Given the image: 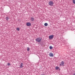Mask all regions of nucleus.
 <instances>
[{"instance_id":"1","label":"nucleus","mask_w":75,"mask_h":75,"mask_svg":"<svg viewBox=\"0 0 75 75\" xmlns=\"http://www.w3.org/2000/svg\"><path fill=\"white\" fill-rule=\"evenodd\" d=\"M48 4L49 6H54V2L51 1H50L49 2Z\"/></svg>"},{"instance_id":"2","label":"nucleus","mask_w":75,"mask_h":75,"mask_svg":"<svg viewBox=\"0 0 75 75\" xmlns=\"http://www.w3.org/2000/svg\"><path fill=\"white\" fill-rule=\"evenodd\" d=\"M42 40V38H38L36 39V41L37 42H40Z\"/></svg>"},{"instance_id":"3","label":"nucleus","mask_w":75,"mask_h":75,"mask_svg":"<svg viewBox=\"0 0 75 75\" xmlns=\"http://www.w3.org/2000/svg\"><path fill=\"white\" fill-rule=\"evenodd\" d=\"M49 38L50 40H52L54 38V35H51L49 36Z\"/></svg>"},{"instance_id":"4","label":"nucleus","mask_w":75,"mask_h":75,"mask_svg":"<svg viewBox=\"0 0 75 75\" xmlns=\"http://www.w3.org/2000/svg\"><path fill=\"white\" fill-rule=\"evenodd\" d=\"M49 56L51 57H54V54L52 52L50 53L49 54Z\"/></svg>"},{"instance_id":"5","label":"nucleus","mask_w":75,"mask_h":75,"mask_svg":"<svg viewBox=\"0 0 75 75\" xmlns=\"http://www.w3.org/2000/svg\"><path fill=\"white\" fill-rule=\"evenodd\" d=\"M27 26H30L31 25V24L30 22H28L26 23Z\"/></svg>"},{"instance_id":"6","label":"nucleus","mask_w":75,"mask_h":75,"mask_svg":"<svg viewBox=\"0 0 75 75\" xmlns=\"http://www.w3.org/2000/svg\"><path fill=\"white\" fill-rule=\"evenodd\" d=\"M23 63H21L20 65V68H23Z\"/></svg>"},{"instance_id":"7","label":"nucleus","mask_w":75,"mask_h":75,"mask_svg":"<svg viewBox=\"0 0 75 75\" xmlns=\"http://www.w3.org/2000/svg\"><path fill=\"white\" fill-rule=\"evenodd\" d=\"M64 64V62L62 61L61 62V64H60V66H63Z\"/></svg>"},{"instance_id":"8","label":"nucleus","mask_w":75,"mask_h":75,"mask_svg":"<svg viewBox=\"0 0 75 75\" xmlns=\"http://www.w3.org/2000/svg\"><path fill=\"white\" fill-rule=\"evenodd\" d=\"M30 20L31 21H34V19L33 17H31V18Z\"/></svg>"},{"instance_id":"9","label":"nucleus","mask_w":75,"mask_h":75,"mask_svg":"<svg viewBox=\"0 0 75 75\" xmlns=\"http://www.w3.org/2000/svg\"><path fill=\"white\" fill-rule=\"evenodd\" d=\"M6 20L7 21H8V19H9V18H8V17H7L6 18Z\"/></svg>"},{"instance_id":"10","label":"nucleus","mask_w":75,"mask_h":75,"mask_svg":"<svg viewBox=\"0 0 75 75\" xmlns=\"http://www.w3.org/2000/svg\"><path fill=\"white\" fill-rule=\"evenodd\" d=\"M44 25L45 26H47L48 25V23H45L44 24Z\"/></svg>"},{"instance_id":"11","label":"nucleus","mask_w":75,"mask_h":75,"mask_svg":"<svg viewBox=\"0 0 75 75\" xmlns=\"http://www.w3.org/2000/svg\"><path fill=\"white\" fill-rule=\"evenodd\" d=\"M55 68L56 70H57V69H59V67H55Z\"/></svg>"},{"instance_id":"12","label":"nucleus","mask_w":75,"mask_h":75,"mask_svg":"<svg viewBox=\"0 0 75 75\" xmlns=\"http://www.w3.org/2000/svg\"><path fill=\"white\" fill-rule=\"evenodd\" d=\"M16 30L17 31H19L20 30V29H19V28H16Z\"/></svg>"},{"instance_id":"13","label":"nucleus","mask_w":75,"mask_h":75,"mask_svg":"<svg viewBox=\"0 0 75 75\" xmlns=\"http://www.w3.org/2000/svg\"><path fill=\"white\" fill-rule=\"evenodd\" d=\"M27 50L28 51H30V48H29L28 47L27 48Z\"/></svg>"},{"instance_id":"14","label":"nucleus","mask_w":75,"mask_h":75,"mask_svg":"<svg viewBox=\"0 0 75 75\" xmlns=\"http://www.w3.org/2000/svg\"><path fill=\"white\" fill-rule=\"evenodd\" d=\"M73 3L74 4H75V0H72Z\"/></svg>"},{"instance_id":"15","label":"nucleus","mask_w":75,"mask_h":75,"mask_svg":"<svg viewBox=\"0 0 75 75\" xmlns=\"http://www.w3.org/2000/svg\"><path fill=\"white\" fill-rule=\"evenodd\" d=\"M49 48L50 49H52V46H50Z\"/></svg>"},{"instance_id":"16","label":"nucleus","mask_w":75,"mask_h":75,"mask_svg":"<svg viewBox=\"0 0 75 75\" xmlns=\"http://www.w3.org/2000/svg\"><path fill=\"white\" fill-rule=\"evenodd\" d=\"M7 65H8V66H9L10 65H11L10 63H8L7 64Z\"/></svg>"},{"instance_id":"17","label":"nucleus","mask_w":75,"mask_h":75,"mask_svg":"<svg viewBox=\"0 0 75 75\" xmlns=\"http://www.w3.org/2000/svg\"><path fill=\"white\" fill-rule=\"evenodd\" d=\"M73 75H75V73H74V74H73Z\"/></svg>"}]
</instances>
